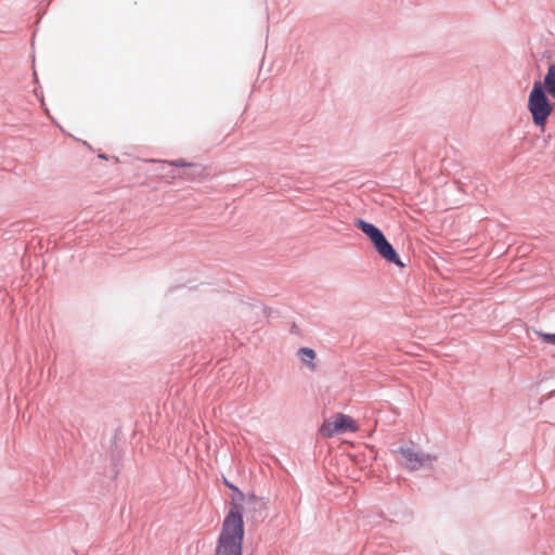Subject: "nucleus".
Wrapping results in <instances>:
<instances>
[{
    "label": "nucleus",
    "mask_w": 555,
    "mask_h": 555,
    "mask_svg": "<svg viewBox=\"0 0 555 555\" xmlns=\"http://www.w3.org/2000/svg\"><path fill=\"white\" fill-rule=\"evenodd\" d=\"M356 225L370 237V240L374 244L375 249L383 258L399 267H403V263L400 261V258L398 257L397 253L388 243L385 235L379 229H377L374 224L361 219H359L356 222Z\"/></svg>",
    "instance_id": "7ed1b4c3"
},
{
    "label": "nucleus",
    "mask_w": 555,
    "mask_h": 555,
    "mask_svg": "<svg viewBox=\"0 0 555 555\" xmlns=\"http://www.w3.org/2000/svg\"><path fill=\"white\" fill-rule=\"evenodd\" d=\"M528 109L532 121L537 127L544 129L545 124L553 112V105L545 94L540 80L534 81L528 98Z\"/></svg>",
    "instance_id": "f03ea898"
},
{
    "label": "nucleus",
    "mask_w": 555,
    "mask_h": 555,
    "mask_svg": "<svg viewBox=\"0 0 555 555\" xmlns=\"http://www.w3.org/2000/svg\"><path fill=\"white\" fill-rule=\"evenodd\" d=\"M539 335L544 343L555 345V334L540 333Z\"/></svg>",
    "instance_id": "6e6552de"
},
{
    "label": "nucleus",
    "mask_w": 555,
    "mask_h": 555,
    "mask_svg": "<svg viewBox=\"0 0 555 555\" xmlns=\"http://www.w3.org/2000/svg\"><path fill=\"white\" fill-rule=\"evenodd\" d=\"M397 453L400 455V464L411 470L418 469L426 462L431 461L429 455L420 454L411 448H401Z\"/></svg>",
    "instance_id": "39448f33"
},
{
    "label": "nucleus",
    "mask_w": 555,
    "mask_h": 555,
    "mask_svg": "<svg viewBox=\"0 0 555 555\" xmlns=\"http://www.w3.org/2000/svg\"><path fill=\"white\" fill-rule=\"evenodd\" d=\"M169 164H170L171 166H176V167H185V166H190V164H186L183 159H177V160L170 162Z\"/></svg>",
    "instance_id": "1a4fd4ad"
},
{
    "label": "nucleus",
    "mask_w": 555,
    "mask_h": 555,
    "mask_svg": "<svg viewBox=\"0 0 555 555\" xmlns=\"http://www.w3.org/2000/svg\"><path fill=\"white\" fill-rule=\"evenodd\" d=\"M225 483H227V486H228L229 488L236 490V488H235L234 486H232L231 483H229V482H225Z\"/></svg>",
    "instance_id": "9d476101"
},
{
    "label": "nucleus",
    "mask_w": 555,
    "mask_h": 555,
    "mask_svg": "<svg viewBox=\"0 0 555 555\" xmlns=\"http://www.w3.org/2000/svg\"><path fill=\"white\" fill-rule=\"evenodd\" d=\"M298 357L309 370L314 371L317 369V364L314 363L317 354L313 349L307 347L300 348L298 350Z\"/></svg>",
    "instance_id": "423d86ee"
},
{
    "label": "nucleus",
    "mask_w": 555,
    "mask_h": 555,
    "mask_svg": "<svg viewBox=\"0 0 555 555\" xmlns=\"http://www.w3.org/2000/svg\"><path fill=\"white\" fill-rule=\"evenodd\" d=\"M542 85L543 89L545 88L548 94L555 99V64H552L548 67L547 73L544 77V83Z\"/></svg>",
    "instance_id": "0eeeda50"
},
{
    "label": "nucleus",
    "mask_w": 555,
    "mask_h": 555,
    "mask_svg": "<svg viewBox=\"0 0 555 555\" xmlns=\"http://www.w3.org/2000/svg\"><path fill=\"white\" fill-rule=\"evenodd\" d=\"M244 533L242 513L234 507L223 520L217 540L215 555H242Z\"/></svg>",
    "instance_id": "f257e3e1"
},
{
    "label": "nucleus",
    "mask_w": 555,
    "mask_h": 555,
    "mask_svg": "<svg viewBox=\"0 0 555 555\" xmlns=\"http://www.w3.org/2000/svg\"><path fill=\"white\" fill-rule=\"evenodd\" d=\"M359 430L357 422L343 413H336L330 418L325 420L320 427V434L323 437L330 438L335 435L344 433H356Z\"/></svg>",
    "instance_id": "20e7f679"
}]
</instances>
